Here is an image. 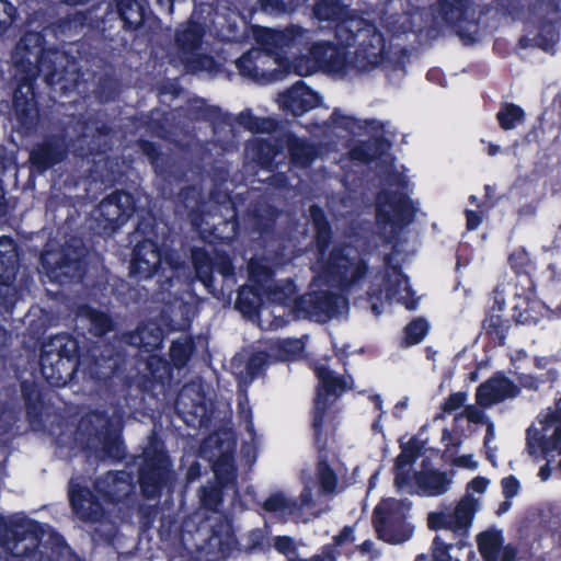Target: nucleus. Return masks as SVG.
I'll return each mask as SVG.
<instances>
[{
	"label": "nucleus",
	"instance_id": "obj_1",
	"mask_svg": "<svg viewBox=\"0 0 561 561\" xmlns=\"http://www.w3.org/2000/svg\"><path fill=\"white\" fill-rule=\"evenodd\" d=\"M46 43L43 31H27L18 43L22 56L15 62L13 113L18 133L23 136L32 135L38 125V76L42 75L45 83L62 95L75 91L82 77L75 57L58 47H46Z\"/></svg>",
	"mask_w": 561,
	"mask_h": 561
},
{
	"label": "nucleus",
	"instance_id": "obj_2",
	"mask_svg": "<svg viewBox=\"0 0 561 561\" xmlns=\"http://www.w3.org/2000/svg\"><path fill=\"white\" fill-rule=\"evenodd\" d=\"M110 127L83 114L71 115L62 130L44 135L28 152L27 168L31 176L44 175L62 163L72 153L76 158L90 159L107 150Z\"/></svg>",
	"mask_w": 561,
	"mask_h": 561
},
{
	"label": "nucleus",
	"instance_id": "obj_3",
	"mask_svg": "<svg viewBox=\"0 0 561 561\" xmlns=\"http://www.w3.org/2000/svg\"><path fill=\"white\" fill-rule=\"evenodd\" d=\"M94 488L98 494L87 485L70 484V507L79 520L98 525L91 533L94 543L112 546L118 534V525L110 518L101 499L108 505L125 502L134 493L133 473L126 470L108 471L95 482Z\"/></svg>",
	"mask_w": 561,
	"mask_h": 561
},
{
	"label": "nucleus",
	"instance_id": "obj_4",
	"mask_svg": "<svg viewBox=\"0 0 561 561\" xmlns=\"http://www.w3.org/2000/svg\"><path fill=\"white\" fill-rule=\"evenodd\" d=\"M561 560V504L526 511L517 526V542L502 546L497 561Z\"/></svg>",
	"mask_w": 561,
	"mask_h": 561
},
{
	"label": "nucleus",
	"instance_id": "obj_5",
	"mask_svg": "<svg viewBox=\"0 0 561 561\" xmlns=\"http://www.w3.org/2000/svg\"><path fill=\"white\" fill-rule=\"evenodd\" d=\"M313 15L320 22L334 23L336 41L356 46L353 62L360 69H375L387 56L386 38L375 23L353 14L341 0H319Z\"/></svg>",
	"mask_w": 561,
	"mask_h": 561
},
{
	"label": "nucleus",
	"instance_id": "obj_6",
	"mask_svg": "<svg viewBox=\"0 0 561 561\" xmlns=\"http://www.w3.org/2000/svg\"><path fill=\"white\" fill-rule=\"evenodd\" d=\"M309 214L314 229L313 242L318 260L322 261L323 278L329 285L341 290L352 289L367 276V260L351 243H339L330 250L333 230L324 209L318 204H312Z\"/></svg>",
	"mask_w": 561,
	"mask_h": 561
},
{
	"label": "nucleus",
	"instance_id": "obj_7",
	"mask_svg": "<svg viewBox=\"0 0 561 561\" xmlns=\"http://www.w3.org/2000/svg\"><path fill=\"white\" fill-rule=\"evenodd\" d=\"M309 32L299 25H290L277 31L265 28L259 36V48H251L237 60L236 67L242 77L260 80L267 78L264 66L273 60L278 67L288 68L290 60L287 50L301 45L308 38ZM272 77V73H268Z\"/></svg>",
	"mask_w": 561,
	"mask_h": 561
},
{
	"label": "nucleus",
	"instance_id": "obj_8",
	"mask_svg": "<svg viewBox=\"0 0 561 561\" xmlns=\"http://www.w3.org/2000/svg\"><path fill=\"white\" fill-rule=\"evenodd\" d=\"M80 359L79 340L66 332L58 333L50 336L41 350V374L50 387H65L75 378Z\"/></svg>",
	"mask_w": 561,
	"mask_h": 561
},
{
	"label": "nucleus",
	"instance_id": "obj_9",
	"mask_svg": "<svg viewBox=\"0 0 561 561\" xmlns=\"http://www.w3.org/2000/svg\"><path fill=\"white\" fill-rule=\"evenodd\" d=\"M477 512V500L462 497L453 511L431 512L427 527L435 531H446L451 537L453 561H474L476 552L469 542V529Z\"/></svg>",
	"mask_w": 561,
	"mask_h": 561
},
{
	"label": "nucleus",
	"instance_id": "obj_10",
	"mask_svg": "<svg viewBox=\"0 0 561 561\" xmlns=\"http://www.w3.org/2000/svg\"><path fill=\"white\" fill-rule=\"evenodd\" d=\"M83 449L94 451L101 460L121 462L126 458L122 427L116 425L106 411H92L79 424Z\"/></svg>",
	"mask_w": 561,
	"mask_h": 561
},
{
	"label": "nucleus",
	"instance_id": "obj_11",
	"mask_svg": "<svg viewBox=\"0 0 561 561\" xmlns=\"http://www.w3.org/2000/svg\"><path fill=\"white\" fill-rule=\"evenodd\" d=\"M192 264L196 278L214 297H230L237 285V272L232 256L225 250L211 255L205 248L192 249Z\"/></svg>",
	"mask_w": 561,
	"mask_h": 561
},
{
	"label": "nucleus",
	"instance_id": "obj_12",
	"mask_svg": "<svg viewBox=\"0 0 561 561\" xmlns=\"http://www.w3.org/2000/svg\"><path fill=\"white\" fill-rule=\"evenodd\" d=\"M39 261L48 278L60 286L79 283L87 274V249L77 237H71L59 249H45Z\"/></svg>",
	"mask_w": 561,
	"mask_h": 561
},
{
	"label": "nucleus",
	"instance_id": "obj_13",
	"mask_svg": "<svg viewBox=\"0 0 561 561\" xmlns=\"http://www.w3.org/2000/svg\"><path fill=\"white\" fill-rule=\"evenodd\" d=\"M385 268L375 275L377 278L381 276V283H371L366 291L367 301L370 304L371 312L375 316H380L383 312V302L398 299L402 301L408 310L416 309L417 301L415 299H399L402 289L408 295H413V289L409 284V277L403 273L402 266L399 263H393L392 253H387L383 257Z\"/></svg>",
	"mask_w": 561,
	"mask_h": 561
},
{
	"label": "nucleus",
	"instance_id": "obj_14",
	"mask_svg": "<svg viewBox=\"0 0 561 561\" xmlns=\"http://www.w3.org/2000/svg\"><path fill=\"white\" fill-rule=\"evenodd\" d=\"M316 377L319 380L317 396L312 410L313 443L319 451L327 449L328 439L323 434V423L328 412V397L339 398L344 392L353 389L352 376H337L325 365L314 368Z\"/></svg>",
	"mask_w": 561,
	"mask_h": 561
},
{
	"label": "nucleus",
	"instance_id": "obj_15",
	"mask_svg": "<svg viewBox=\"0 0 561 561\" xmlns=\"http://www.w3.org/2000/svg\"><path fill=\"white\" fill-rule=\"evenodd\" d=\"M411 506L409 500L389 497L380 501L371 517L377 537L391 545L408 541L414 531V527L407 520Z\"/></svg>",
	"mask_w": 561,
	"mask_h": 561
},
{
	"label": "nucleus",
	"instance_id": "obj_16",
	"mask_svg": "<svg viewBox=\"0 0 561 561\" xmlns=\"http://www.w3.org/2000/svg\"><path fill=\"white\" fill-rule=\"evenodd\" d=\"M172 478V462L167 451L152 449L144 453L138 469V484L146 500L159 499Z\"/></svg>",
	"mask_w": 561,
	"mask_h": 561
},
{
	"label": "nucleus",
	"instance_id": "obj_17",
	"mask_svg": "<svg viewBox=\"0 0 561 561\" xmlns=\"http://www.w3.org/2000/svg\"><path fill=\"white\" fill-rule=\"evenodd\" d=\"M416 211L412 199L404 192L382 190L376 196L375 215L379 226L402 230L414 221Z\"/></svg>",
	"mask_w": 561,
	"mask_h": 561
},
{
	"label": "nucleus",
	"instance_id": "obj_18",
	"mask_svg": "<svg viewBox=\"0 0 561 561\" xmlns=\"http://www.w3.org/2000/svg\"><path fill=\"white\" fill-rule=\"evenodd\" d=\"M436 11L442 21L465 43H473L472 28L478 26L473 0H437Z\"/></svg>",
	"mask_w": 561,
	"mask_h": 561
},
{
	"label": "nucleus",
	"instance_id": "obj_19",
	"mask_svg": "<svg viewBox=\"0 0 561 561\" xmlns=\"http://www.w3.org/2000/svg\"><path fill=\"white\" fill-rule=\"evenodd\" d=\"M348 47L339 41L337 44L331 41H318L308 48V56L316 67L332 72L370 71L371 69H360L355 66L353 57L348 58Z\"/></svg>",
	"mask_w": 561,
	"mask_h": 561
},
{
	"label": "nucleus",
	"instance_id": "obj_20",
	"mask_svg": "<svg viewBox=\"0 0 561 561\" xmlns=\"http://www.w3.org/2000/svg\"><path fill=\"white\" fill-rule=\"evenodd\" d=\"M137 209V199L134 194L125 190H115L106 195L98 205L100 219L104 222L106 232H115L134 215Z\"/></svg>",
	"mask_w": 561,
	"mask_h": 561
},
{
	"label": "nucleus",
	"instance_id": "obj_21",
	"mask_svg": "<svg viewBox=\"0 0 561 561\" xmlns=\"http://www.w3.org/2000/svg\"><path fill=\"white\" fill-rule=\"evenodd\" d=\"M505 309L504 293L495 288L492 293V304L485 308L481 321V332L493 347H501L506 344L512 328V319L505 314Z\"/></svg>",
	"mask_w": 561,
	"mask_h": 561
},
{
	"label": "nucleus",
	"instance_id": "obj_22",
	"mask_svg": "<svg viewBox=\"0 0 561 561\" xmlns=\"http://www.w3.org/2000/svg\"><path fill=\"white\" fill-rule=\"evenodd\" d=\"M342 297L331 290H313L294 301V311L304 318L327 322L339 313Z\"/></svg>",
	"mask_w": 561,
	"mask_h": 561
},
{
	"label": "nucleus",
	"instance_id": "obj_23",
	"mask_svg": "<svg viewBox=\"0 0 561 561\" xmlns=\"http://www.w3.org/2000/svg\"><path fill=\"white\" fill-rule=\"evenodd\" d=\"M114 3L125 32L131 33L135 38L151 36L158 19L153 15L147 2L114 0Z\"/></svg>",
	"mask_w": 561,
	"mask_h": 561
},
{
	"label": "nucleus",
	"instance_id": "obj_24",
	"mask_svg": "<svg viewBox=\"0 0 561 561\" xmlns=\"http://www.w3.org/2000/svg\"><path fill=\"white\" fill-rule=\"evenodd\" d=\"M161 245L152 238H144L138 241L131 251L129 261V276L137 282L160 276Z\"/></svg>",
	"mask_w": 561,
	"mask_h": 561
},
{
	"label": "nucleus",
	"instance_id": "obj_25",
	"mask_svg": "<svg viewBox=\"0 0 561 561\" xmlns=\"http://www.w3.org/2000/svg\"><path fill=\"white\" fill-rule=\"evenodd\" d=\"M139 150L147 157L154 174L167 184L183 181L185 172L170 153L162 152L160 146L148 139L138 140Z\"/></svg>",
	"mask_w": 561,
	"mask_h": 561
},
{
	"label": "nucleus",
	"instance_id": "obj_26",
	"mask_svg": "<svg viewBox=\"0 0 561 561\" xmlns=\"http://www.w3.org/2000/svg\"><path fill=\"white\" fill-rule=\"evenodd\" d=\"M8 528L12 550L20 542L31 540L32 547H25L21 553L24 557H36L39 561H43L41 543L45 536V529L39 522L27 517L15 518L8 522Z\"/></svg>",
	"mask_w": 561,
	"mask_h": 561
},
{
	"label": "nucleus",
	"instance_id": "obj_27",
	"mask_svg": "<svg viewBox=\"0 0 561 561\" xmlns=\"http://www.w3.org/2000/svg\"><path fill=\"white\" fill-rule=\"evenodd\" d=\"M520 388L502 373H497L484 382L476 391V401L481 407H491L506 399L516 398Z\"/></svg>",
	"mask_w": 561,
	"mask_h": 561
},
{
	"label": "nucleus",
	"instance_id": "obj_28",
	"mask_svg": "<svg viewBox=\"0 0 561 561\" xmlns=\"http://www.w3.org/2000/svg\"><path fill=\"white\" fill-rule=\"evenodd\" d=\"M321 102V96L302 81L296 83L279 95L282 108L295 117H299L318 107Z\"/></svg>",
	"mask_w": 561,
	"mask_h": 561
},
{
	"label": "nucleus",
	"instance_id": "obj_29",
	"mask_svg": "<svg viewBox=\"0 0 561 561\" xmlns=\"http://www.w3.org/2000/svg\"><path fill=\"white\" fill-rule=\"evenodd\" d=\"M279 214V209L268 203H255L247 209L243 221L252 232L268 234L274 231Z\"/></svg>",
	"mask_w": 561,
	"mask_h": 561
},
{
	"label": "nucleus",
	"instance_id": "obj_30",
	"mask_svg": "<svg viewBox=\"0 0 561 561\" xmlns=\"http://www.w3.org/2000/svg\"><path fill=\"white\" fill-rule=\"evenodd\" d=\"M164 341V331L161 325L149 320L138 324L135 331L126 335V342L136 346L141 353L151 354L162 347Z\"/></svg>",
	"mask_w": 561,
	"mask_h": 561
},
{
	"label": "nucleus",
	"instance_id": "obj_31",
	"mask_svg": "<svg viewBox=\"0 0 561 561\" xmlns=\"http://www.w3.org/2000/svg\"><path fill=\"white\" fill-rule=\"evenodd\" d=\"M205 33L204 25L198 21L190 19L186 23L181 24L174 36L179 55H192V53L199 51Z\"/></svg>",
	"mask_w": 561,
	"mask_h": 561
},
{
	"label": "nucleus",
	"instance_id": "obj_32",
	"mask_svg": "<svg viewBox=\"0 0 561 561\" xmlns=\"http://www.w3.org/2000/svg\"><path fill=\"white\" fill-rule=\"evenodd\" d=\"M560 39V31L552 20L543 19L539 23L538 32L534 37L523 35L518 39V46L523 49L539 48L546 53H553Z\"/></svg>",
	"mask_w": 561,
	"mask_h": 561
},
{
	"label": "nucleus",
	"instance_id": "obj_33",
	"mask_svg": "<svg viewBox=\"0 0 561 561\" xmlns=\"http://www.w3.org/2000/svg\"><path fill=\"white\" fill-rule=\"evenodd\" d=\"M20 267L19 248L13 238L0 237V284L9 285L15 279Z\"/></svg>",
	"mask_w": 561,
	"mask_h": 561
},
{
	"label": "nucleus",
	"instance_id": "obj_34",
	"mask_svg": "<svg viewBox=\"0 0 561 561\" xmlns=\"http://www.w3.org/2000/svg\"><path fill=\"white\" fill-rule=\"evenodd\" d=\"M415 483L425 496H439L445 494L451 484V478L447 472L438 469H428L415 472Z\"/></svg>",
	"mask_w": 561,
	"mask_h": 561
},
{
	"label": "nucleus",
	"instance_id": "obj_35",
	"mask_svg": "<svg viewBox=\"0 0 561 561\" xmlns=\"http://www.w3.org/2000/svg\"><path fill=\"white\" fill-rule=\"evenodd\" d=\"M20 387L27 421L31 424H42L45 409L43 391L35 381L23 380Z\"/></svg>",
	"mask_w": 561,
	"mask_h": 561
},
{
	"label": "nucleus",
	"instance_id": "obj_36",
	"mask_svg": "<svg viewBox=\"0 0 561 561\" xmlns=\"http://www.w3.org/2000/svg\"><path fill=\"white\" fill-rule=\"evenodd\" d=\"M170 363L164 357L151 353L146 360L144 381L137 385V389L140 393H144L149 388H153L156 383L163 386L170 378Z\"/></svg>",
	"mask_w": 561,
	"mask_h": 561
},
{
	"label": "nucleus",
	"instance_id": "obj_37",
	"mask_svg": "<svg viewBox=\"0 0 561 561\" xmlns=\"http://www.w3.org/2000/svg\"><path fill=\"white\" fill-rule=\"evenodd\" d=\"M265 299V289L244 284L238 289L234 308L247 317H253L259 314Z\"/></svg>",
	"mask_w": 561,
	"mask_h": 561
},
{
	"label": "nucleus",
	"instance_id": "obj_38",
	"mask_svg": "<svg viewBox=\"0 0 561 561\" xmlns=\"http://www.w3.org/2000/svg\"><path fill=\"white\" fill-rule=\"evenodd\" d=\"M78 316L88 320L89 332L96 337L105 336L115 328V323L107 312L87 304L79 306Z\"/></svg>",
	"mask_w": 561,
	"mask_h": 561
},
{
	"label": "nucleus",
	"instance_id": "obj_39",
	"mask_svg": "<svg viewBox=\"0 0 561 561\" xmlns=\"http://www.w3.org/2000/svg\"><path fill=\"white\" fill-rule=\"evenodd\" d=\"M546 310L541 301L519 296L513 307L512 318L517 324L536 325L543 318Z\"/></svg>",
	"mask_w": 561,
	"mask_h": 561
},
{
	"label": "nucleus",
	"instance_id": "obj_40",
	"mask_svg": "<svg viewBox=\"0 0 561 561\" xmlns=\"http://www.w3.org/2000/svg\"><path fill=\"white\" fill-rule=\"evenodd\" d=\"M121 366L117 358L95 357L89 366V376L98 383L112 386L119 376Z\"/></svg>",
	"mask_w": 561,
	"mask_h": 561
},
{
	"label": "nucleus",
	"instance_id": "obj_41",
	"mask_svg": "<svg viewBox=\"0 0 561 561\" xmlns=\"http://www.w3.org/2000/svg\"><path fill=\"white\" fill-rule=\"evenodd\" d=\"M527 447L530 455L537 453V449H540L545 459L548 462H551L554 454L561 456V437L558 435V430H554L553 434L550 437L535 433L534 436L529 435V430L527 431Z\"/></svg>",
	"mask_w": 561,
	"mask_h": 561
},
{
	"label": "nucleus",
	"instance_id": "obj_42",
	"mask_svg": "<svg viewBox=\"0 0 561 561\" xmlns=\"http://www.w3.org/2000/svg\"><path fill=\"white\" fill-rule=\"evenodd\" d=\"M297 290L294 279L278 280L265 288L266 299L274 305L294 308V301L298 297Z\"/></svg>",
	"mask_w": 561,
	"mask_h": 561
},
{
	"label": "nucleus",
	"instance_id": "obj_43",
	"mask_svg": "<svg viewBox=\"0 0 561 561\" xmlns=\"http://www.w3.org/2000/svg\"><path fill=\"white\" fill-rule=\"evenodd\" d=\"M287 148L290 160L296 165L308 167L318 157L317 147L308 140L297 136L289 138Z\"/></svg>",
	"mask_w": 561,
	"mask_h": 561
},
{
	"label": "nucleus",
	"instance_id": "obj_44",
	"mask_svg": "<svg viewBox=\"0 0 561 561\" xmlns=\"http://www.w3.org/2000/svg\"><path fill=\"white\" fill-rule=\"evenodd\" d=\"M507 262L516 277L526 278L527 289H533L535 287V283L533 280L535 264L531 261L529 253L524 248L515 249L510 254Z\"/></svg>",
	"mask_w": 561,
	"mask_h": 561
},
{
	"label": "nucleus",
	"instance_id": "obj_45",
	"mask_svg": "<svg viewBox=\"0 0 561 561\" xmlns=\"http://www.w3.org/2000/svg\"><path fill=\"white\" fill-rule=\"evenodd\" d=\"M195 351L196 343L192 335L179 337L170 345V360L176 369H182L190 363Z\"/></svg>",
	"mask_w": 561,
	"mask_h": 561
},
{
	"label": "nucleus",
	"instance_id": "obj_46",
	"mask_svg": "<svg viewBox=\"0 0 561 561\" xmlns=\"http://www.w3.org/2000/svg\"><path fill=\"white\" fill-rule=\"evenodd\" d=\"M477 543L483 561H497L503 546L501 531L489 530L478 535Z\"/></svg>",
	"mask_w": 561,
	"mask_h": 561
},
{
	"label": "nucleus",
	"instance_id": "obj_47",
	"mask_svg": "<svg viewBox=\"0 0 561 561\" xmlns=\"http://www.w3.org/2000/svg\"><path fill=\"white\" fill-rule=\"evenodd\" d=\"M251 159L262 169H271L274 165L278 152L277 146L267 139H256L249 147Z\"/></svg>",
	"mask_w": 561,
	"mask_h": 561
},
{
	"label": "nucleus",
	"instance_id": "obj_48",
	"mask_svg": "<svg viewBox=\"0 0 561 561\" xmlns=\"http://www.w3.org/2000/svg\"><path fill=\"white\" fill-rule=\"evenodd\" d=\"M274 271L262 259L251 257L248 262V284L265 289L274 278Z\"/></svg>",
	"mask_w": 561,
	"mask_h": 561
},
{
	"label": "nucleus",
	"instance_id": "obj_49",
	"mask_svg": "<svg viewBox=\"0 0 561 561\" xmlns=\"http://www.w3.org/2000/svg\"><path fill=\"white\" fill-rule=\"evenodd\" d=\"M165 263L172 272V275L164 276V279H159V288L157 293L163 294L169 291L173 286V273L183 268L184 263L178 250L170 247H161V264ZM162 274L164 268L161 267Z\"/></svg>",
	"mask_w": 561,
	"mask_h": 561
},
{
	"label": "nucleus",
	"instance_id": "obj_50",
	"mask_svg": "<svg viewBox=\"0 0 561 561\" xmlns=\"http://www.w3.org/2000/svg\"><path fill=\"white\" fill-rule=\"evenodd\" d=\"M401 453L394 459V470H403L412 466L422 455L423 442L412 436L407 443L400 445Z\"/></svg>",
	"mask_w": 561,
	"mask_h": 561
},
{
	"label": "nucleus",
	"instance_id": "obj_51",
	"mask_svg": "<svg viewBox=\"0 0 561 561\" xmlns=\"http://www.w3.org/2000/svg\"><path fill=\"white\" fill-rule=\"evenodd\" d=\"M496 119L503 130H511L524 122L525 112L519 105L505 103L496 113Z\"/></svg>",
	"mask_w": 561,
	"mask_h": 561
},
{
	"label": "nucleus",
	"instance_id": "obj_52",
	"mask_svg": "<svg viewBox=\"0 0 561 561\" xmlns=\"http://www.w3.org/2000/svg\"><path fill=\"white\" fill-rule=\"evenodd\" d=\"M215 483L226 489L237 488V468L229 459H219L214 465Z\"/></svg>",
	"mask_w": 561,
	"mask_h": 561
},
{
	"label": "nucleus",
	"instance_id": "obj_53",
	"mask_svg": "<svg viewBox=\"0 0 561 561\" xmlns=\"http://www.w3.org/2000/svg\"><path fill=\"white\" fill-rule=\"evenodd\" d=\"M317 478L323 493H333L336 490L339 478L325 458L317 462Z\"/></svg>",
	"mask_w": 561,
	"mask_h": 561
},
{
	"label": "nucleus",
	"instance_id": "obj_54",
	"mask_svg": "<svg viewBox=\"0 0 561 561\" xmlns=\"http://www.w3.org/2000/svg\"><path fill=\"white\" fill-rule=\"evenodd\" d=\"M268 365V354L263 351L252 353L244 366V381L252 382L264 374Z\"/></svg>",
	"mask_w": 561,
	"mask_h": 561
},
{
	"label": "nucleus",
	"instance_id": "obj_55",
	"mask_svg": "<svg viewBox=\"0 0 561 561\" xmlns=\"http://www.w3.org/2000/svg\"><path fill=\"white\" fill-rule=\"evenodd\" d=\"M430 324L425 318L419 317L404 327V344L412 346L421 343L427 335Z\"/></svg>",
	"mask_w": 561,
	"mask_h": 561
},
{
	"label": "nucleus",
	"instance_id": "obj_56",
	"mask_svg": "<svg viewBox=\"0 0 561 561\" xmlns=\"http://www.w3.org/2000/svg\"><path fill=\"white\" fill-rule=\"evenodd\" d=\"M180 59L184 65L185 70L190 73L210 70L215 65L213 56L198 51L192 53V55H181Z\"/></svg>",
	"mask_w": 561,
	"mask_h": 561
},
{
	"label": "nucleus",
	"instance_id": "obj_57",
	"mask_svg": "<svg viewBox=\"0 0 561 561\" xmlns=\"http://www.w3.org/2000/svg\"><path fill=\"white\" fill-rule=\"evenodd\" d=\"M263 510L268 513H287L293 514L298 510V505L295 501L287 499L283 493L271 494L262 505Z\"/></svg>",
	"mask_w": 561,
	"mask_h": 561
},
{
	"label": "nucleus",
	"instance_id": "obj_58",
	"mask_svg": "<svg viewBox=\"0 0 561 561\" xmlns=\"http://www.w3.org/2000/svg\"><path fill=\"white\" fill-rule=\"evenodd\" d=\"M432 561H453L451 558V537L446 536V531L437 534L431 545Z\"/></svg>",
	"mask_w": 561,
	"mask_h": 561
},
{
	"label": "nucleus",
	"instance_id": "obj_59",
	"mask_svg": "<svg viewBox=\"0 0 561 561\" xmlns=\"http://www.w3.org/2000/svg\"><path fill=\"white\" fill-rule=\"evenodd\" d=\"M225 489L214 483L201 489V503L208 511L217 512L224 502Z\"/></svg>",
	"mask_w": 561,
	"mask_h": 561
},
{
	"label": "nucleus",
	"instance_id": "obj_60",
	"mask_svg": "<svg viewBox=\"0 0 561 561\" xmlns=\"http://www.w3.org/2000/svg\"><path fill=\"white\" fill-rule=\"evenodd\" d=\"M18 8L9 0H0V37H2L19 20Z\"/></svg>",
	"mask_w": 561,
	"mask_h": 561
},
{
	"label": "nucleus",
	"instance_id": "obj_61",
	"mask_svg": "<svg viewBox=\"0 0 561 561\" xmlns=\"http://www.w3.org/2000/svg\"><path fill=\"white\" fill-rule=\"evenodd\" d=\"M539 422L542 424L543 430L551 427H554V430L561 428V397L556 400L554 407H549L539 414Z\"/></svg>",
	"mask_w": 561,
	"mask_h": 561
},
{
	"label": "nucleus",
	"instance_id": "obj_62",
	"mask_svg": "<svg viewBox=\"0 0 561 561\" xmlns=\"http://www.w3.org/2000/svg\"><path fill=\"white\" fill-rule=\"evenodd\" d=\"M187 396L184 391L180 392L175 401V408L180 414H190L193 417H203L206 414V405L199 398L197 402L192 401L191 408L185 410L182 405L187 407L185 402Z\"/></svg>",
	"mask_w": 561,
	"mask_h": 561
},
{
	"label": "nucleus",
	"instance_id": "obj_63",
	"mask_svg": "<svg viewBox=\"0 0 561 561\" xmlns=\"http://www.w3.org/2000/svg\"><path fill=\"white\" fill-rule=\"evenodd\" d=\"M330 123L337 128L352 130L357 125V119L343 114L340 108L335 107L330 115Z\"/></svg>",
	"mask_w": 561,
	"mask_h": 561
},
{
	"label": "nucleus",
	"instance_id": "obj_64",
	"mask_svg": "<svg viewBox=\"0 0 561 561\" xmlns=\"http://www.w3.org/2000/svg\"><path fill=\"white\" fill-rule=\"evenodd\" d=\"M466 400L467 394L465 392H453L445 399L440 408L443 412L450 414L460 409L465 404Z\"/></svg>",
	"mask_w": 561,
	"mask_h": 561
}]
</instances>
